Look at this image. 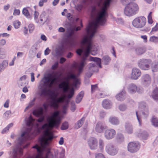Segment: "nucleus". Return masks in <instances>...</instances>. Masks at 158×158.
<instances>
[{
	"mask_svg": "<svg viewBox=\"0 0 158 158\" xmlns=\"http://www.w3.org/2000/svg\"><path fill=\"white\" fill-rule=\"evenodd\" d=\"M117 140L119 142H122L124 141V138L123 135L121 133H118L117 135Z\"/></svg>",
	"mask_w": 158,
	"mask_h": 158,
	"instance_id": "nucleus-39",
	"label": "nucleus"
},
{
	"mask_svg": "<svg viewBox=\"0 0 158 158\" xmlns=\"http://www.w3.org/2000/svg\"><path fill=\"white\" fill-rule=\"evenodd\" d=\"M127 89L128 92L130 94H134L136 92L141 94L143 91L142 88L140 86L138 87L136 84L133 83L129 84Z\"/></svg>",
	"mask_w": 158,
	"mask_h": 158,
	"instance_id": "nucleus-14",
	"label": "nucleus"
},
{
	"mask_svg": "<svg viewBox=\"0 0 158 158\" xmlns=\"http://www.w3.org/2000/svg\"><path fill=\"white\" fill-rule=\"evenodd\" d=\"M102 105L104 108L106 109H109L112 107V104L110 100L105 99L102 102Z\"/></svg>",
	"mask_w": 158,
	"mask_h": 158,
	"instance_id": "nucleus-22",
	"label": "nucleus"
},
{
	"mask_svg": "<svg viewBox=\"0 0 158 158\" xmlns=\"http://www.w3.org/2000/svg\"><path fill=\"white\" fill-rule=\"evenodd\" d=\"M39 118L37 120V121L40 123L43 122L44 120V117L43 115L42 116H40L39 117Z\"/></svg>",
	"mask_w": 158,
	"mask_h": 158,
	"instance_id": "nucleus-58",
	"label": "nucleus"
},
{
	"mask_svg": "<svg viewBox=\"0 0 158 158\" xmlns=\"http://www.w3.org/2000/svg\"><path fill=\"white\" fill-rule=\"evenodd\" d=\"M20 11L19 9H15L14 11L13 15L14 16L19 15L20 14Z\"/></svg>",
	"mask_w": 158,
	"mask_h": 158,
	"instance_id": "nucleus-57",
	"label": "nucleus"
},
{
	"mask_svg": "<svg viewBox=\"0 0 158 158\" xmlns=\"http://www.w3.org/2000/svg\"><path fill=\"white\" fill-rule=\"evenodd\" d=\"M8 65V61L4 60L0 64V72L3 71Z\"/></svg>",
	"mask_w": 158,
	"mask_h": 158,
	"instance_id": "nucleus-32",
	"label": "nucleus"
},
{
	"mask_svg": "<svg viewBox=\"0 0 158 158\" xmlns=\"http://www.w3.org/2000/svg\"><path fill=\"white\" fill-rule=\"evenodd\" d=\"M152 69L153 72H156L158 71V63H153L152 67Z\"/></svg>",
	"mask_w": 158,
	"mask_h": 158,
	"instance_id": "nucleus-41",
	"label": "nucleus"
},
{
	"mask_svg": "<svg viewBox=\"0 0 158 158\" xmlns=\"http://www.w3.org/2000/svg\"><path fill=\"white\" fill-rule=\"evenodd\" d=\"M44 113L43 107H40L37 109L34 110L32 112L33 115L37 117L43 115Z\"/></svg>",
	"mask_w": 158,
	"mask_h": 158,
	"instance_id": "nucleus-21",
	"label": "nucleus"
},
{
	"mask_svg": "<svg viewBox=\"0 0 158 158\" xmlns=\"http://www.w3.org/2000/svg\"><path fill=\"white\" fill-rule=\"evenodd\" d=\"M60 121L58 120H53L52 122H49L48 124V127L51 129H52L54 127H58L60 123Z\"/></svg>",
	"mask_w": 158,
	"mask_h": 158,
	"instance_id": "nucleus-27",
	"label": "nucleus"
},
{
	"mask_svg": "<svg viewBox=\"0 0 158 158\" xmlns=\"http://www.w3.org/2000/svg\"><path fill=\"white\" fill-rule=\"evenodd\" d=\"M152 122V125L155 127H158V119L155 117H153Z\"/></svg>",
	"mask_w": 158,
	"mask_h": 158,
	"instance_id": "nucleus-42",
	"label": "nucleus"
},
{
	"mask_svg": "<svg viewBox=\"0 0 158 158\" xmlns=\"http://www.w3.org/2000/svg\"><path fill=\"white\" fill-rule=\"evenodd\" d=\"M105 149L107 154L112 156L116 155L118 151V148L111 143H108L106 144Z\"/></svg>",
	"mask_w": 158,
	"mask_h": 158,
	"instance_id": "nucleus-12",
	"label": "nucleus"
},
{
	"mask_svg": "<svg viewBox=\"0 0 158 158\" xmlns=\"http://www.w3.org/2000/svg\"><path fill=\"white\" fill-rule=\"evenodd\" d=\"M157 31H158V23H156V25L152 28L151 32Z\"/></svg>",
	"mask_w": 158,
	"mask_h": 158,
	"instance_id": "nucleus-62",
	"label": "nucleus"
},
{
	"mask_svg": "<svg viewBox=\"0 0 158 158\" xmlns=\"http://www.w3.org/2000/svg\"><path fill=\"white\" fill-rule=\"evenodd\" d=\"M74 35V31L73 29H69L66 32V37L72 40H73Z\"/></svg>",
	"mask_w": 158,
	"mask_h": 158,
	"instance_id": "nucleus-29",
	"label": "nucleus"
},
{
	"mask_svg": "<svg viewBox=\"0 0 158 158\" xmlns=\"http://www.w3.org/2000/svg\"><path fill=\"white\" fill-rule=\"evenodd\" d=\"M6 57L5 53L4 50L1 52H0V59H2Z\"/></svg>",
	"mask_w": 158,
	"mask_h": 158,
	"instance_id": "nucleus-56",
	"label": "nucleus"
},
{
	"mask_svg": "<svg viewBox=\"0 0 158 158\" xmlns=\"http://www.w3.org/2000/svg\"><path fill=\"white\" fill-rule=\"evenodd\" d=\"M146 23V18L144 16H140L135 18L132 22L134 27L137 28H142L145 25Z\"/></svg>",
	"mask_w": 158,
	"mask_h": 158,
	"instance_id": "nucleus-11",
	"label": "nucleus"
},
{
	"mask_svg": "<svg viewBox=\"0 0 158 158\" xmlns=\"http://www.w3.org/2000/svg\"><path fill=\"white\" fill-rule=\"evenodd\" d=\"M88 144L91 150H95L98 148V141L94 137L89 138L88 141Z\"/></svg>",
	"mask_w": 158,
	"mask_h": 158,
	"instance_id": "nucleus-18",
	"label": "nucleus"
},
{
	"mask_svg": "<svg viewBox=\"0 0 158 158\" xmlns=\"http://www.w3.org/2000/svg\"><path fill=\"white\" fill-rule=\"evenodd\" d=\"M71 110L72 112H74L76 109V106L74 101H72L71 102Z\"/></svg>",
	"mask_w": 158,
	"mask_h": 158,
	"instance_id": "nucleus-50",
	"label": "nucleus"
},
{
	"mask_svg": "<svg viewBox=\"0 0 158 158\" xmlns=\"http://www.w3.org/2000/svg\"><path fill=\"white\" fill-rule=\"evenodd\" d=\"M52 76V74L48 73L43 77L44 81L43 82V80H41L38 86V94L40 97L44 98L48 94L50 91V88L55 80V79L51 80Z\"/></svg>",
	"mask_w": 158,
	"mask_h": 158,
	"instance_id": "nucleus-4",
	"label": "nucleus"
},
{
	"mask_svg": "<svg viewBox=\"0 0 158 158\" xmlns=\"http://www.w3.org/2000/svg\"><path fill=\"white\" fill-rule=\"evenodd\" d=\"M116 134L115 131L111 128L106 129L104 134L105 138L107 140H110L113 139L115 136Z\"/></svg>",
	"mask_w": 158,
	"mask_h": 158,
	"instance_id": "nucleus-17",
	"label": "nucleus"
},
{
	"mask_svg": "<svg viewBox=\"0 0 158 158\" xmlns=\"http://www.w3.org/2000/svg\"><path fill=\"white\" fill-rule=\"evenodd\" d=\"M44 136H42L39 139V141L41 143H43L44 147L49 145L50 142L53 138V135L49 131L48 129L44 131Z\"/></svg>",
	"mask_w": 158,
	"mask_h": 158,
	"instance_id": "nucleus-8",
	"label": "nucleus"
},
{
	"mask_svg": "<svg viewBox=\"0 0 158 158\" xmlns=\"http://www.w3.org/2000/svg\"><path fill=\"white\" fill-rule=\"evenodd\" d=\"M149 41L152 42L157 43H158V37L152 36L150 37Z\"/></svg>",
	"mask_w": 158,
	"mask_h": 158,
	"instance_id": "nucleus-44",
	"label": "nucleus"
},
{
	"mask_svg": "<svg viewBox=\"0 0 158 158\" xmlns=\"http://www.w3.org/2000/svg\"><path fill=\"white\" fill-rule=\"evenodd\" d=\"M90 60L91 61H93L96 62L95 63H91L89 65V69L92 73L94 72H96L98 71V67L96 65L101 68L102 67L101 65V59L96 57L90 56Z\"/></svg>",
	"mask_w": 158,
	"mask_h": 158,
	"instance_id": "nucleus-9",
	"label": "nucleus"
},
{
	"mask_svg": "<svg viewBox=\"0 0 158 158\" xmlns=\"http://www.w3.org/2000/svg\"><path fill=\"white\" fill-rule=\"evenodd\" d=\"M51 94L54 97L52 98V100L53 102L50 104L51 107L54 108H57L59 106V103H63L64 102V100L62 98H60L56 99V98L58 95V93H55L54 92H51Z\"/></svg>",
	"mask_w": 158,
	"mask_h": 158,
	"instance_id": "nucleus-13",
	"label": "nucleus"
},
{
	"mask_svg": "<svg viewBox=\"0 0 158 158\" xmlns=\"http://www.w3.org/2000/svg\"><path fill=\"white\" fill-rule=\"evenodd\" d=\"M151 62V60L149 59H141L138 61V65L142 70H147L150 68V64Z\"/></svg>",
	"mask_w": 158,
	"mask_h": 158,
	"instance_id": "nucleus-10",
	"label": "nucleus"
},
{
	"mask_svg": "<svg viewBox=\"0 0 158 158\" xmlns=\"http://www.w3.org/2000/svg\"><path fill=\"white\" fill-rule=\"evenodd\" d=\"M98 144L100 150L101 152H102L104 150V140L101 139H99L98 140Z\"/></svg>",
	"mask_w": 158,
	"mask_h": 158,
	"instance_id": "nucleus-34",
	"label": "nucleus"
},
{
	"mask_svg": "<svg viewBox=\"0 0 158 158\" xmlns=\"http://www.w3.org/2000/svg\"><path fill=\"white\" fill-rule=\"evenodd\" d=\"M48 126V124L47 123H45L41 127V128H40L41 130H44V131H45L48 129V130H49V129L48 127H47Z\"/></svg>",
	"mask_w": 158,
	"mask_h": 158,
	"instance_id": "nucleus-60",
	"label": "nucleus"
},
{
	"mask_svg": "<svg viewBox=\"0 0 158 158\" xmlns=\"http://www.w3.org/2000/svg\"><path fill=\"white\" fill-rule=\"evenodd\" d=\"M69 101H66L65 104L62 106V110H67L68 106Z\"/></svg>",
	"mask_w": 158,
	"mask_h": 158,
	"instance_id": "nucleus-61",
	"label": "nucleus"
},
{
	"mask_svg": "<svg viewBox=\"0 0 158 158\" xmlns=\"http://www.w3.org/2000/svg\"><path fill=\"white\" fill-rule=\"evenodd\" d=\"M104 23L95 19L91 23H89L86 28L87 35L85 36L81 41V44L85 47L84 51L83 49H78L76 53L81 56L83 53V56L87 57L91 52L92 47L93 38L97 32V29L99 25H102Z\"/></svg>",
	"mask_w": 158,
	"mask_h": 158,
	"instance_id": "nucleus-1",
	"label": "nucleus"
},
{
	"mask_svg": "<svg viewBox=\"0 0 158 158\" xmlns=\"http://www.w3.org/2000/svg\"><path fill=\"white\" fill-rule=\"evenodd\" d=\"M136 134V135L138 137L144 139H146L148 135L146 131L142 130H139L138 131Z\"/></svg>",
	"mask_w": 158,
	"mask_h": 158,
	"instance_id": "nucleus-24",
	"label": "nucleus"
},
{
	"mask_svg": "<svg viewBox=\"0 0 158 158\" xmlns=\"http://www.w3.org/2000/svg\"><path fill=\"white\" fill-rule=\"evenodd\" d=\"M135 51L137 55H141L146 52V49L143 47H137L135 48Z\"/></svg>",
	"mask_w": 158,
	"mask_h": 158,
	"instance_id": "nucleus-28",
	"label": "nucleus"
},
{
	"mask_svg": "<svg viewBox=\"0 0 158 158\" xmlns=\"http://www.w3.org/2000/svg\"><path fill=\"white\" fill-rule=\"evenodd\" d=\"M65 153V151L64 149H62L60 152H59V151L57 150L55 152V154H59V158H64Z\"/></svg>",
	"mask_w": 158,
	"mask_h": 158,
	"instance_id": "nucleus-36",
	"label": "nucleus"
},
{
	"mask_svg": "<svg viewBox=\"0 0 158 158\" xmlns=\"http://www.w3.org/2000/svg\"><path fill=\"white\" fill-rule=\"evenodd\" d=\"M118 109L121 111H124L127 109V106L124 104H121L119 105Z\"/></svg>",
	"mask_w": 158,
	"mask_h": 158,
	"instance_id": "nucleus-43",
	"label": "nucleus"
},
{
	"mask_svg": "<svg viewBox=\"0 0 158 158\" xmlns=\"http://www.w3.org/2000/svg\"><path fill=\"white\" fill-rule=\"evenodd\" d=\"M95 158H105L103 154L101 153H97L95 154Z\"/></svg>",
	"mask_w": 158,
	"mask_h": 158,
	"instance_id": "nucleus-53",
	"label": "nucleus"
},
{
	"mask_svg": "<svg viewBox=\"0 0 158 158\" xmlns=\"http://www.w3.org/2000/svg\"><path fill=\"white\" fill-rule=\"evenodd\" d=\"M140 148V145L137 142H131L127 145V150L131 153L136 152L139 150Z\"/></svg>",
	"mask_w": 158,
	"mask_h": 158,
	"instance_id": "nucleus-16",
	"label": "nucleus"
},
{
	"mask_svg": "<svg viewBox=\"0 0 158 158\" xmlns=\"http://www.w3.org/2000/svg\"><path fill=\"white\" fill-rule=\"evenodd\" d=\"M72 40L69 38L67 37L65 38H64L63 39V42L64 44H71V40Z\"/></svg>",
	"mask_w": 158,
	"mask_h": 158,
	"instance_id": "nucleus-46",
	"label": "nucleus"
},
{
	"mask_svg": "<svg viewBox=\"0 0 158 158\" xmlns=\"http://www.w3.org/2000/svg\"><path fill=\"white\" fill-rule=\"evenodd\" d=\"M111 60L110 57L108 55L104 56L102 58V61L105 65H108Z\"/></svg>",
	"mask_w": 158,
	"mask_h": 158,
	"instance_id": "nucleus-31",
	"label": "nucleus"
},
{
	"mask_svg": "<svg viewBox=\"0 0 158 158\" xmlns=\"http://www.w3.org/2000/svg\"><path fill=\"white\" fill-rule=\"evenodd\" d=\"M23 14L28 19L31 18L30 14L27 10L26 8H24L22 10Z\"/></svg>",
	"mask_w": 158,
	"mask_h": 158,
	"instance_id": "nucleus-38",
	"label": "nucleus"
},
{
	"mask_svg": "<svg viewBox=\"0 0 158 158\" xmlns=\"http://www.w3.org/2000/svg\"><path fill=\"white\" fill-rule=\"evenodd\" d=\"M83 6L81 4H79L76 7V9L78 11H81L83 8Z\"/></svg>",
	"mask_w": 158,
	"mask_h": 158,
	"instance_id": "nucleus-64",
	"label": "nucleus"
},
{
	"mask_svg": "<svg viewBox=\"0 0 158 158\" xmlns=\"http://www.w3.org/2000/svg\"><path fill=\"white\" fill-rule=\"evenodd\" d=\"M13 24L14 27L15 29L19 28L20 25V22L18 20H16L13 22Z\"/></svg>",
	"mask_w": 158,
	"mask_h": 158,
	"instance_id": "nucleus-47",
	"label": "nucleus"
},
{
	"mask_svg": "<svg viewBox=\"0 0 158 158\" xmlns=\"http://www.w3.org/2000/svg\"><path fill=\"white\" fill-rule=\"evenodd\" d=\"M84 92L83 91L80 92L77 96L76 98V102L77 103H79L81 101L83 97Z\"/></svg>",
	"mask_w": 158,
	"mask_h": 158,
	"instance_id": "nucleus-33",
	"label": "nucleus"
},
{
	"mask_svg": "<svg viewBox=\"0 0 158 158\" xmlns=\"http://www.w3.org/2000/svg\"><path fill=\"white\" fill-rule=\"evenodd\" d=\"M63 49V47L56 49L55 50V56L56 57L61 56L62 55V51Z\"/></svg>",
	"mask_w": 158,
	"mask_h": 158,
	"instance_id": "nucleus-35",
	"label": "nucleus"
},
{
	"mask_svg": "<svg viewBox=\"0 0 158 158\" xmlns=\"http://www.w3.org/2000/svg\"><path fill=\"white\" fill-rule=\"evenodd\" d=\"M59 65V64L58 62H56L54 64H53L51 67L52 69L53 70H55L56 69H57Z\"/></svg>",
	"mask_w": 158,
	"mask_h": 158,
	"instance_id": "nucleus-54",
	"label": "nucleus"
},
{
	"mask_svg": "<svg viewBox=\"0 0 158 158\" xmlns=\"http://www.w3.org/2000/svg\"><path fill=\"white\" fill-rule=\"evenodd\" d=\"M87 58L83 56L80 62L77 65V74H75L71 72H69L67 76V82L64 81L58 85V87L59 89L62 90L64 92H67L68 90L69 80L73 79V85L74 87L71 88L68 94V98L69 99L71 98L74 94V88H77V85L80 84V79L78 78V77L81 73L84 66L86 64L85 61L87 59Z\"/></svg>",
	"mask_w": 158,
	"mask_h": 158,
	"instance_id": "nucleus-3",
	"label": "nucleus"
},
{
	"mask_svg": "<svg viewBox=\"0 0 158 158\" xmlns=\"http://www.w3.org/2000/svg\"><path fill=\"white\" fill-rule=\"evenodd\" d=\"M107 128L105 124L102 122H98L96 125L95 131L99 133H101L103 132V130Z\"/></svg>",
	"mask_w": 158,
	"mask_h": 158,
	"instance_id": "nucleus-20",
	"label": "nucleus"
},
{
	"mask_svg": "<svg viewBox=\"0 0 158 158\" xmlns=\"http://www.w3.org/2000/svg\"><path fill=\"white\" fill-rule=\"evenodd\" d=\"M59 113L58 111H55L54 112L51 117H49L48 119H49V122H52L54 119V117H57L59 116Z\"/></svg>",
	"mask_w": 158,
	"mask_h": 158,
	"instance_id": "nucleus-37",
	"label": "nucleus"
},
{
	"mask_svg": "<svg viewBox=\"0 0 158 158\" xmlns=\"http://www.w3.org/2000/svg\"><path fill=\"white\" fill-rule=\"evenodd\" d=\"M69 124L67 121H65L61 125L60 129L61 130H65L68 129Z\"/></svg>",
	"mask_w": 158,
	"mask_h": 158,
	"instance_id": "nucleus-40",
	"label": "nucleus"
},
{
	"mask_svg": "<svg viewBox=\"0 0 158 158\" xmlns=\"http://www.w3.org/2000/svg\"><path fill=\"white\" fill-rule=\"evenodd\" d=\"M126 94L124 90H123L116 95V98L118 101H123L126 98Z\"/></svg>",
	"mask_w": 158,
	"mask_h": 158,
	"instance_id": "nucleus-25",
	"label": "nucleus"
},
{
	"mask_svg": "<svg viewBox=\"0 0 158 158\" xmlns=\"http://www.w3.org/2000/svg\"><path fill=\"white\" fill-rule=\"evenodd\" d=\"M152 96L153 99L158 102V88H156L153 90Z\"/></svg>",
	"mask_w": 158,
	"mask_h": 158,
	"instance_id": "nucleus-30",
	"label": "nucleus"
},
{
	"mask_svg": "<svg viewBox=\"0 0 158 158\" xmlns=\"http://www.w3.org/2000/svg\"><path fill=\"white\" fill-rule=\"evenodd\" d=\"M92 74L93 73L89 70L85 73V78H89L92 76Z\"/></svg>",
	"mask_w": 158,
	"mask_h": 158,
	"instance_id": "nucleus-59",
	"label": "nucleus"
},
{
	"mask_svg": "<svg viewBox=\"0 0 158 158\" xmlns=\"http://www.w3.org/2000/svg\"><path fill=\"white\" fill-rule=\"evenodd\" d=\"M34 120L30 116L26 121V125L28 127L26 130L23 132L21 136L17 139L16 147L13 150L14 153L16 155H21L23 154V149L20 147L27 140L33 139L38 134L40 133L41 129L38 128L36 130H32Z\"/></svg>",
	"mask_w": 158,
	"mask_h": 158,
	"instance_id": "nucleus-2",
	"label": "nucleus"
},
{
	"mask_svg": "<svg viewBox=\"0 0 158 158\" xmlns=\"http://www.w3.org/2000/svg\"><path fill=\"white\" fill-rule=\"evenodd\" d=\"M109 122L112 125H117L119 124V121L118 117L115 116L110 117L109 119Z\"/></svg>",
	"mask_w": 158,
	"mask_h": 158,
	"instance_id": "nucleus-26",
	"label": "nucleus"
},
{
	"mask_svg": "<svg viewBox=\"0 0 158 158\" xmlns=\"http://www.w3.org/2000/svg\"><path fill=\"white\" fill-rule=\"evenodd\" d=\"M152 12H150L148 16V22L149 24H152L153 23V20L152 17Z\"/></svg>",
	"mask_w": 158,
	"mask_h": 158,
	"instance_id": "nucleus-48",
	"label": "nucleus"
},
{
	"mask_svg": "<svg viewBox=\"0 0 158 158\" xmlns=\"http://www.w3.org/2000/svg\"><path fill=\"white\" fill-rule=\"evenodd\" d=\"M125 131L128 134H131L133 133V127L131 124L129 122L126 123L125 125Z\"/></svg>",
	"mask_w": 158,
	"mask_h": 158,
	"instance_id": "nucleus-23",
	"label": "nucleus"
},
{
	"mask_svg": "<svg viewBox=\"0 0 158 158\" xmlns=\"http://www.w3.org/2000/svg\"><path fill=\"white\" fill-rule=\"evenodd\" d=\"M140 80L141 84L143 86L148 87L151 83L152 77L148 74H144L141 76Z\"/></svg>",
	"mask_w": 158,
	"mask_h": 158,
	"instance_id": "nucleus-15",
	"label": "nucleus"
},
{
	"mask_svg": "<svg viewBox=\"0 0 158 158\" xmlns=\"http://www.w3.org/2000/svg\"><path fill=\"white\" fill-rule=\"evenodd\" d=\"M139 110L138 112H136V115L137 120L138 121L139 125H141V121L140 116L139 115V112L140 115L142 117L146 118H147L149 115V111L147 104L144 102H142L139 103Z\"/></svg>",
	"mask_w": 158,
	"mask_h": 158,
	"instance_id": "nucleus-5",
	"label": "nucleus"
},
{
	"mask_svg": "<svg viewBox=\"0 0 158 158\" xmlns=\"http://www.w3.org/2000/svg\"><path fill=\"white\" fill-rule=\"evenodd\" d=\"M36 100V98H34L32 100H31L28 106H30V107H32L35 105V102Z\"/></svg>",
	"mask_w": 158,
	"mask_h": 158,
	"instance_id": "nucleus-52",
	"label": "nucleus"
},
{
	"mask_svg": "<svg viewBox=\"0 0 158 158\" xmlns=\"http://www.w3.org/2000/svg\"><path fill=\"white\" fill-rule=\"evenodd\" d=\"M111 0H105L102 8L101 11L98 13L97 17L95 19L105 23L106 21V18L107 16L106 10Z\"/></svg>",
	"mask_w": 158,
	"mask_h": 158,
	"instance_id": "nucleus-6",
	"label": "nucleus"
},
{
	"mask_svg": "<svg viewBox=\"0 0 158 158\" xmlns=\"http://www.w3.org/2000/svg\"><path fill=\"white\" fill-rule=\"evenodd\" d=\"M11 115V112L10 110H7L4 114V115L5 117H10Z\"/></svg>",
	"mask_w": 158,
	"mask_h": 158,
	"instance_id": "nucleus-51",
	"label": "nucleus"
},
{
	"mask_svg": "<svg viewBox=\"0 0 158 158\" xmlns=\"http://www.w3.org/2000/svg\"><path fill=\"white\" fill-rule=\"evenodd\" d=\"M46 13L45 12H43L40 15V20L42 22L43 21H44V22H45L46 21L47 19L45 17Z\"/></svg>",
	"mask_w": 158,
	"mask_h": 158,
	"instance_id": "nucleus-45",
	"label": "nucleus"
},
{
	"mask_svg": "<svg viewBox=\"0 0 158 158\" xmlns=\"http://www.w3.org/2000/svg\"><path fill=\"white\" fill-rule=\"evenodd\" d=\"M85 120V118L82 117L80 120H79L77 123V124L78 127L79 128L81 126Z\"/></svg>",
	"mask_w": 158,
	"mask_h": 158,
	"instance_id": "nucleus-49",
	"label": "nucleus"
},
{
	"mask_svg": "<svg viewBox=\"0 0 158 158\" xmlns=\"http://www.w3.org/2000/svg\"><path fill=\"white\" fill-rule=\"evenodd\" d=\"M28 28L29 32L32 33L34 29V25L31 24H29L28 25Z\"/></svg>",
	"mask_w": 158,
	"mask_h": 158,
	"instance_id": "nucleus-55",
	"label": "nucleus"
},
{
	"mask_svg": "<svg viewBox=\"0 0 158 158\" xmlns=\"http://www.w3.org/2000/svg\"><path fill=\"white\" fill-rule=\"evenodd\" d=\"M141 72L138 68H133L132 70V72L131 78V79L136 80L138 79L141 76Z\"/></svg>",
	"mask_w": 158,
	"mask_h": 158,
	"instance_id": "nucleus-19",
	"label": "nucleus"
},
{
	"mask_svg": "<svg viewBox=\"0 0 158 158\" xmlns=\"http://www.w3.org/2000/svg\"><path fill=\"white\" fill-rule=\"evenodd\" d=\"M97 88V85H91V90L92 93H93Z\"/></svg>",
	"mask_w": 158,
	"mask_h": 158,
	"instance_id": "nucleus-63",
	"label": "nucleus"
},
{
	"mask_svg": "<svg viewBox=\"0 0 158 158\" xmlns=\"http://www.w3.org/2000/svg\"><path fill=\"white\" fill-rule=\"evenodd\" d=\"M139 10L137 5L134 2L128 4L125 6L124 13L126 15L131 16L136 14Z\"/></svg>",
	"mask_w": 158,
	"mask_h": 158,
	"instance_id": "nucleus-7",
	"label": "nucleus"
}]
</instances>
